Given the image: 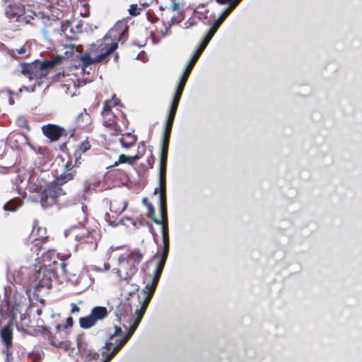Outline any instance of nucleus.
Here are the masks:
<instances>
[{
    "mask_svg": "<svg viewBox=\"0 0 362 362\" xmlns=\"http://www.w3.org/2000/svg\"><path fill=\"white\" fill-rule=\"evenodd\" d=\"M213 36L214 35L209 32L205 38L204 39L203 42H204V44L208 45V43L209 42Z\"/></svg>",
    "mask_w": 362,
    "mask_h": 362,
    "instance_id": "e433bc0d",
    "label": "nucleus"
},
{
    "mask_svg": "<svg viewBox=\"0 0 362 362\" xmlns=\"http://www.w3.org/2000/svg\"><path fill=\"white\" fill-rule=\"evenodd\" d=\"M213 36L214 35L209 32L205 38L204 39L203 42H204V44L208 45V43L209 42Z\"/></svg>",
    "mask_w": 362,
    "mask_h": 362,
    "instance_id": "c9c22d12",
    "label": "nucleus"
},
{
    "mask_svg": "<svg viewBox=\"0 0 362 362\" xmlns=\"http://www.w3.org/2000/svg\"><path fill=\"white\" fill-rule=\"evenodd\" d=\"M139 159V156H127L124 154H122L119 157L118 161L115 162V165H117L119 163H129L132 164Z\"/></svg>",
    "mask_w": 362,
    "mask_h": 362,
    "instance_id": "393cba45",
    "label": "nucleus"
},
{
    "mask_svg": "<svg viewBox=\"0 0 362 362\" xmlns=\"http://www.w3.org/2000/svg\"><path fill=\"white\" fill-rule=\"evenodd\" d=\"M144 202L146 203V199H144Z\"/></svg>",
    "mask_w": 362,
    "mask_h": 362,
    "instance_id": "8fccbe9b",
    "label": "nucleus"
},
{
    "mask_svg": "<svg viewBox=\"0 0 362 362\" xmlns=\"http://www.w3.org/2000/svg\"><path fill=\"white\" fill-rule=\"evenodd\" d=\"M125 308V309H126L127 310H129V309H130V308H129V306L128 305L124 304V305H120V307H119V310H118V311L119 312V311H120V309H121V308Z\"/></svg>",
    "mask_w": 362,
    "mask_h": 362,
    "instance_id": "ea45409f",
    "label": "nucleus"
},
{
    "mask_svg": "<svg viewBox=\"0 0 362 362\" xmlns=\"http://www.w3.org/2000/svg\"><path fill=\"white\" fill-rule=\"evenodd\" d=\"M128 26L124 21H118L103 38H108L118 47V42L127 37Z\"/></svg>",
    "mask_w": 362,
    "mask_h": 362,
    "instance_id": "9d476101",
    "label": "nucleus"
},
{
    "mask_svg": "<svg viewBox=\"0 0 362 362\" xmlns=\"http://www.w3.org/2000/svg\"><path fill=\"white\" fill-rule=\"evenodd\" d=\"M238 2L239 1H231L228 7L222 13V14L219 16L215 23H218V25H221V24L226 18L232 10L237 6Z\"/></svg>",
    "mask_w": 362,
    "mask_h": 362,
    "instance_id": "5701e85b",
    "label": "nucleus"
},
{
    "mask_svg": "<svg viewBox=\"0 0 362 362\" xmlns=\"http://www.w3.org/2000/svg\"><path fill=\"white\" fill-rule=\"evenodd\" d=\"M69 49H70L71 54H72L73 52H74V45H71L69 47Z\"/></svg>",
    "mask_w": 362,
    "mask_h": 362,
    "instance_id": "37998d69",
    "label": "nucleus"
},
{
    "mask_svg": "<svg viewBox=\"0 0 362 362\" xmlns=\"http://www.w3.org/2000/svg\"><path fill=\"white\" fill-rule=\"evenodd\" d=\"M162 235H163V252L162 255V257L157 265L156 272L154 274L153 278L151 283L147 284L145 287L141 291L142 299L140 300V308H137L135 311V315H136V319L134 320L133 323L130 326V329L127 334L128 337H131L137 327L139 326L144 313L147 308V306L151 299V297L156 290V286L160 277L161 273L164 268L168 251H169V236H168V226L166 224H163L162 227Z\"/></svg>",
    "mask_w": 362,
    "mask_h": 362,
    "instance_id": "f257e3e1",
    "label": "nucleus"
},
{
    "mask_svg": "<svg viewBox=\"0 0 362 362\" xmlns=\"http://www.w3.org/2000/svg\"><path fill=\"white\" fill-rule=\"evenodd\" d=\"M107 315V310L105 307L98 306L93 308L88 316L81 317L79 320L80 325L83 329L93 327L98 320H103Z\"/></svg>",
    "mask_w": 362,
    "mask_h": 362,
    "instance_id": "1a4fd4ad",
    "label": "nucleus"
},
{
    "mask_svg": "<svg viewBox=\"0 0 362 362\" xmlns=\"http://www.w3.org/2000/svg\"><path fill=\"white\" fill-rule=\"evenodd\" d=\"M57 264L56 255L54 252H48L42 257V267L50 269H55V264Z\"/></svg>",
    "mask_w": 362,
    "mask_h": 362,
    "instance_id": "2eb2a0df",
    "label": "nucleus"
},
{
    "mask_svg": "<svg viewBox=\"0 0 362 362\" xmlns=\"http://www.w3.org/2000/svg\"><path fill=\"white\" fill-rule=\"evenodd\" d=\"M117 46L108 38H103L90 45L88 50L81 57L83 66H88L104 61L115 49Z\"/></svg>",
    "mask_w": 362,
    "mask_h": 362,
    "instance_id": "7ed1b4c3",
    "label": "nucleus"
},
{
    "mask_svg": "<svg viewBox=\"0 0 362 362\" xmlns=\"http://www.w3.org/2000/svg\"><path fill=\"white\" fill-rule=\"evenodd\" d=\"M129 339L127 335L122 337L121 327L115 326L114 333L102 348V356L105 358L103 362H109Z\"/></svg>",
    "mask_w": 362,
    "mask_h": 362,
    "instance_id": "20e7f679",
    "label": "nucleus"
},
{
    "mask_svg": "<svg viewBox=\"0 0 362 362\" xmlns=\"http://www.w3.org/2000/svg\"><path fill=\"white\" fill-rule=\"evenodd\" d=\"M66 322H67V324L69 325V326H72V324H73V320L71 317H68L67 320H66Z\"/></svg>",
    "mask_w": 362,
    "mask_h": 362,
    "instance_id": "a19ab883",
    "label": "nucleus"
},
{
    "mask_svg": "<svg viewBox=\"0 0 362 362\" xmlns=\"http://www.w3.org/2000/svg\"><path fill=\"white\" fill-rule=\"evenodd\" d=\"M62 272L65 276V278L71 281L74 284H76L78 283V276L76 274L73 273L70 270L66 269V264L64 262H61L60 264Z\"/></svg>",
    "mask_w": 362,
    "mask_h": 362,
    "instance_id": "a211bd4d",
    "label": "nucleus"
},
{
    "mask_svg": "<svg viewBox=\"0 0 362 362\" xmlns=\"http://www.w3.org/2000/svg\"><path fill=\"white\" fill-rule=\"evenodd\" d=\"M190 72L191 71H189V70L185 69V71L180 81L179 85L177 86L176 93H175L174 97H177L178 98H181L182 93L183 92L185 86L186 84L187 80L188 78V76H189Z\"/></svg>",
    "mask_w": 362,
    "mask_h": 362,
    "instance_id": "aec40b11",
    "label": "nucleus"
},
{
    "mask_svg": "<svg viewBox=\"0 0 362 362\" xmlns=\"http://www.w3.org/2000/svg\"><path fill=\"white\" fill-rule=\"evenodd\" d=\"M160 8L167 9L173 12H178L180 10V5L175 1H170V4L168 6L165 5V7L160 6Z\"/></svg>",
    "mask_w": 362,
    "mask_h": 362,
    "instance_id": "c85d7f7f",
    "label": "nucleus"
},
{
    "mask_svg": "<svg viewBox=\"0 0 362 362\" xmlns=\"http://www.w3.org/2000/svg\"><path fill=\"white\" fill-rule=\"evenodd\" d=\"M148 5L147 3L132 4L130 5L129 8V14L132 16H137L140 14L141 11H143Z\"/></svg>",
    "mask_w": 362,
    "mask_h": 362,
    "instance_id": "412c9836",
    "label": "nucleus"
},
{
    "mask_svg": "<svg viewBox=\"0 0 362 362\" xmlns=\"http://www.w3.org/2000/svg\"><path fill=\"white\" fill-rule=\"evenodd\" d=\"M129 261L136 267L141 262L143 255L138 251L132 252L129 255Z\"/></svg>",
    "mask_w": 362,
    "mask_h": 362,
    "instance_id": "cd10ccee",
    "label": "nucleus"
},
{
    "mask_svg": "<svg viewBox=\"0 0 362 362\" xmlns=\"http://www.w3.org/2000/svg\"><path fill=\"white\" fill-rule=\"evenodd\" d=\"M76 238L78 240H80L83 238V235H76Z\"/></svg>",
    "mask_w": 362,
    "mask_h": 362,
    "instance_id": "79ce46f5",
    "label": "nucleus"
},
{
    "mask_svg": "<svg viewBox=\"0 0 362 362\" xmlns=\"http://www.w3.org/2000/svg\"><path fill=\"white\" fill-rule=\"evenodd\" d=\"M218 2H219V3H221V4H224V3H226V1H218Z\"/></svg>",
    "mask_w": 362,
    "mask_h": 362,
    "instance_id": "de8ad7c7",
    "label": "nucleus"
},
{
    "mask_svg": "<svg viewBox=\"0 0 362 362\" xmlns=\"http://www.w3.org/2000/svg\"><path fill=\"white\" fill-rule=\"evenodd\" d=\"M55 62L47 61L45 62H37L33 64L23 65L21 72L28 74L29 79L41 78L45 77L49 70L54 66Z\"/></svg>",
    "mask_w": 362,
    "mask_h": 362,
    "instance_id": "39448f33",
    "label": "nucleus"
},
{
    "mask_svg": "<svg viewBox=\"0 0 362 362\" xmlns=\"http://www.w3.org/2000/svg\"><path fill=\"white\" fill-rule=\"evenodd\" d=\"M127 206L128 203L127 201L123 199H116L111 203L110 209L112 212L117 214H120L127 209Z\"/></svg>",
    "mask_w": 362,
    "mask_h": 362,
    "instance_id": "f3484780",
    "label": "nucleus"
},
{
    "mask_svg": "<svg viewBox=\"0 0 362 362\" xmlns=\"http://www.w3.org/2000/svg\"><path fill=\"white\" fill-rule=\"evenodd\" d=\"M190 72L191 71H189V70L185 69V71L180 81L179 85L177 86L176 93H175L174 97H177L178 98H181L182 93L183 92L185 86L186 84L187 80L188 78V76H189Z\"/></svg>",
    "mask_w": 362,
    "mask_h": 362,
    "instance_id": "6ab92c4d",
    "label": "nucleus"
},
{
    "mask_svg": "<svg viewBox=\"0 0 362 362\" xmlns=\"http://www.w3.org/2000/svg\"><path fill=\"white\" fill-rule=\"evenodd\" d=\"M105 269L107 270V269H110V265L109 264H105Z\"/></svg>",
    "mask_w": 362,
    "mask_h": 362,
    "instance_id": "49530a36",
    "label": "nucleus"
},
{
    "mask_svg": "<svg viewBox=\"0 0 362 362\" xmlns=\"http://www.w3.org/2000/svg\"><path fill=\"white\" fill-rule=\"evenodd\" d=\"M119 105V101L115 97L110 100H107L105 103L103 110L102 112V116L103 119V124L107 127H112L115 124L117 112L119 111L118 105Z\"/></svg>",
    "mask_w": 362,
    "mask_h": 362,
    "instance_id": "0eeeda50",
    "label": "nucleus"
},
{
    "mask_svg": "<svg viewBox=\"0 0 362 362\" xmlns=\"http://www.w3.org/2000/svg\"><path fill=\"white\" fill-rule=\"evenodd\" d=\"M198 58H199L198 57H196L195 55H194L192 57V59L190 60L189 63L188 64L186 69L191 71L194 64L196 63L197 60L198 59Z\"/></svg>",
    "mask_w": 362,
    "mask_h": 362,
    "instance_id": "2f4dec72",
    "label": "nucleus"
},
{
    "mask_svg": "<svg viewBox=\"0 0 362 362\" xmlns=\"http://www.w3.org/2000/svg\"><path fill=\"white\" fill-rule=\"evenodd\" d=\"M180 100V98H178L177 97H174L170 111L167 120L168 123L173 124Z\"/></svg>",
    "mask_w": 362,
    "mask_h": 362,
    "instance_id": "b1692460",
    "label": "nucleus"
},
{
    "mask_svg": "<svg viewBox=\"0 0 362 362\" xmlns=\"http://www.w3.org/2000/svg\"><path fill=\"white\" fill-rule=\"evenodd\" d=\"M43 134L51 139V141H57L62 135L64 129L54 124H47L42 127Z\"/></svg>",
    "mask_w": 362,
    "mask_h": 362,
    "instance_id": "9b49d317",
    "label": "nucleus"
},
{
    "mask_svg": "<svg viewBox=\"0 0 362 362\" xmlns=\"http://www.w3.org/2000/svg\"><path fill=\"white\" fill-rule=\"evenodd\" d=\"M59 161L63 163L62 167L64 171L59 174L55 181L47 185L44 189L41 197V204L44 208L51 206L56 202V199L63 194L62 189L59 185L71 180L76 174L75 170L73 169L74 165L71 161L64 163V160L62 159H57L55 163Z\"/></svg>",
    "mask_w": 362,
    "mask_h": 362,
    "instance_id": "f03ea898",
    "label": "nucleus"
},
{
    "mask_svg": "<svg viewBox=\"0 0 362 362\" xmlns=\"http://www.w3.org/2000/svg\"><path fill=\"white\" fill-rule=\"evenodd\" d=\"M62 91L66 94L74 96L76 94V86L73 79L68 76L63 75L62 83L61 85Z\"/></svg>",
    "mask_w": 362,
    "mask_h": 362,
    "instance_id": "ddd939ff",
    "label": "nucleus"
},
{
    "mask_svg": "<svg viewBox=\"0 0 362 362\" xmlns=\"http://www.w3.org/2000/svg\"><path fill=\"white\" fill-rule=\"evenodd\" d=\"M9 103L11 105H13L14 103V101L11 97L9 98Z\"/></svg>",
    "mask_w": 362,
    "mask_h": 362,
    "instance_id": "c03bdc74",
    "label": "nucleus"
},
{
    "mask_svg": "<svg viewBox=\"0 0 362 362\" xmlns=\"http://www.w3.org/2000/svg\"><path fill=\"white\" fill-rule=\"evenodd\" d=\"M172 125H173V124H171V123H168V122L166 123V127H165V131L164 135H168V136H170L171 129H172Z\"/></svg>",
    "mask_w": 362,
    "mask_h": 362,
    "instance_id": "f704fd0d",
    "label": "nucleus"
},
{
    "mask_svg": "<svg viewBox=\"0 0 362 362\" xmlns=\"http://www.w3.org/2000/svg\"><path fill=\"white\" fill-rule=\"evenodd\" d=\"M12 54L15 55V51L14 50H13V54Z\"/></svg>",
    "mask_w": 362,
    "mask_h": 362,
    "instance_id": "3c124183",
    "label": "nucleus"
},
{
    "mask_svg": "<svg viewBox=\"0 0 362 362\" xmlns=\"http://www.w3.org/2000/svg\"><path fill=\"white\" fill-rule=\"evenodd\" d=\"M16 52L22 56H28L30 54L29 46L25 44L22 47L16 50Z\"/></svg>",
    "mask_w": 362,
    "mask_h": 362,
    "instance_id": "c756f323",
    "label": "nucleus"
},
{
    "mask_svg": "<svg viewBox=\"0 0 362 362\" xmlns=\"http://www.w3.org/2000/svg\"><path fill=\"white\" fill-rule=\"evenodd\" d=\"M1 337L7 346V354H9L8 346L12 344V329L10 326H6L1 330Z\"/></svg>",
    "mask_w": 362,
    "mask_h": 362,
    "instance_id": "dca6fc26",
    "label": "nucleus"
},
{
    "mask_svg": "<svg viewBox=\"0 0 362 362\" xmlns=\"http://www.w3.org/2000/svg\"><path fill=\"white\" fill-rule=\"evenodd\" d=\"M219 27H220V25H218V23H214V25L212 26V28H211L209 32L211 33H212L213 35H214L215 33L217 31V30L218 29Z\"/></svg>",
    "mask_w": 362,
    "mask_h": 362,
    "instance_id": "4c0bfd02",
    "label": "nucleus"
},
{
    "mask_svg": "<svg viewBox=\"0 0 362 362\" xmlns=\"http://www.w3.org/2000/svg\"><path fill=\"white\" fill-rule=\"evenodd\" d=\"M206 45H207L206 44H204V42H202L194 55L199 57V56L201 55V54L202 53V52L204 51L205 47H206Z\"/></svg>",
    "mask_w": 362,
    "mask_h": 362,
    "instance_id": "72a5a7b5",
    "label": "nucleus"
},
{
    "mask_svg": "<svg viewBox=\"0 0 362 362\" xmlns=\"http://www.w3.org/2000/svg\"><path fill=\"white\" fill-rule=\"evenodd\" d=\"M206 45H207L206 44H204V42H202L194 55L199 57V56L201 55V54L202 53V52L204 51L205 47H206Z\"/></svg>",
    "mask_w": 362,
    "mask_h": 362,
    "instance_id": "473e14b6",
    "label": "nucleus"
},
{
    "mask_svg": "<svg viewBox=\"0 0 362 362\" xmlns=\"http://www.w3.org/2000/svg\"><path fill=\"white\" fill-rule=\"evenodd\" d=\"M89 147L87 146H83V148L82 149L83 152H85Z\"/></svg>",
    "mask_w": 362,
    "mask_h": 362,
    "instance_id": "a18cd8bd",
    "label": "nucleus"
},
{
    "mask_svg": "<svg viewBox=\"0 0 362 362\" xmlns=\"http://www.w3.org/2000/svg\"><path fill=\"white\" fill-rule=\"evenodd\" d=\"M157 192H158V189H156L154 193L156 194Z\"/></svg>",
    "mask_w": 362,
    "mask_h": 362,
    "instance_id": "09e8293b",
    "label": "nucleus"
},
{
    "mask_svg": "<svg viewBox=\"0 0 362 362\" xmlns=\"http://www.w3.org/2000/svg\"><path fill=\"white\" fill-rule=\"evenodd\" d=\"M136 137L134 134L129 133L121 138L120 142L125 148H129L136 142Z\"/></svg>",
    "mask_w": 362,
    "mask_h": 362,
    "instance_id": "4be33fe9",
    "label": "nucleus"
},
{
    "mask_svg": "<svg viewBox=\"0 0 362 362\" xmlns=\"http://www.w3.org/2000/svg\"><path fill=\"white\" fill-rule=\"evenodd\" d=\"M118 261L119 267L114 269L113 272L122 280L128 281L131 279L137 272V267L135 264H132V262L127 259L124 256H120Z\"/></svg>",
    "mask_w": 362,
    "mask_h": 362,
    "instance_id": "6e6552de",
    "label": "nucleus"
},
{
    "mask_svg": "<svg viewBox=\"0 0 362 362\" xmlns=\"http://www.w3.org/2000/svg\"><path fill=\"white\" fill-rule=\"evenodd\" d=\"M147 208L148 209V212L150 214V216L153 218V221L157 224H162V226L163 224H166L167 221V204H165V215L163 214L162 211V205H161V186L160 185V214H161V218H158L155 216V210L153 206V205L150 203L146 204Z\"/></svg>",
    "mask_w": 362,
    "mask_h": 362,
    "instance_id": "f8f14e48",
    "label": "nucleus"
},
{
    "mask_svg": "<svg viewBox=\"0 0 362 362\" xmlns=\"http://www.w3.org/2000/svg\"><path fill=\"white\" fill-rule=\"evenodd\" d=\"M170 136L164 135L163 141V146L160 156V177L161 186V205L163 214L165 215V168L168 157V150L169 145Z\"/></svg>",
    "mask_w": 362,
    "mask_h": 362,
    "instance_id": "423d86ee",
    "label": "nucleus"
},
{
    "mask_svg": "<svg viewBox=\"0 0 362 362\" xmlns=\"http://www.w3.org/2000/svg\"><path fill=\"white\" fill-rule=\"evenodd\" d=\"M79 308L76 304H71V313H74L79 311Z\"/></svg>",
    "mask_w": 362,
    "mask_h": 362,
    "instance_id": "58836bf2",
    "label": "nucleus"
},
{
    "mask_svg": "<svg viewBox=\"0 0 362 362\" xmlns=\"http://www.w3.org/2000/svg\"><path fill=\"white\" fill-rule=\"evenodd\" d=\"M21 204L22 203L19 199H13L5 204L4 209L5 211H15L21 206Z\"/></svg>",
    "mask_w": 362,
    "mask_h": 362,
    "instance_id": "bb28decb",
    "label": "nucleus"
},
{
    "mask_svg": "<svg viewBox=\"0 0 362 362\" xmlns=\"http://www.w3.org/2000/svg\"><path fill=\"white\" fill-rule=\"evenodd\" d=\"M81 15L87 17L89 15V8L88 4H83L79 8Z\"/></svg>",
    "mask_w": 362,
    "mask_h": 362,
    "instance_id": "7c9ffc66",
    "label": "nucleus"
},
{
    "mask_svg": "<svg viewBox=\"0 0 362 362\" xmlns=\"http://www.w3.org/2000/svg\"><path fill=\"white\" fill-rule=\"evenodd\" d=\"M90 122V116L84 109L83 112L76 118V122L78 126H85Z\"/></svg>",
    "mask_w": 362,
    "mask_h": 362,
    "instance_id": "a878e982",
    "label": "nucleus"
},
{
    "mask_svg": "<svg viewBox=\"0 0 362 362\" xmlns=\"http://www.w3.org/2000/svg\"><path fill=\"white\" fill-rule=\"evenodd\" d=\"M23 13L24 7L19 1H13L12 4H9L6 11V14L8 18L19 16Z\"/></svg>",
    "mask_w": 362,
    "mask_h": 362,
    "instance_id": "4468645a",
    "label": "nucleus"
}]
</instances>
